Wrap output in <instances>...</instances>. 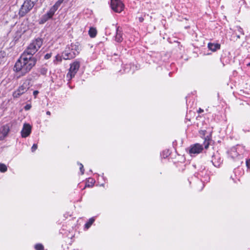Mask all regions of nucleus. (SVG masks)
I'll list each match as a JSON object with an SVG mask.
<instances>
[{
  "instance_id": "f257e3e1",
  "label": "nucleus",
  "mask_w": 250,
  "mask_h": 250,
  "mask_svg": "<svg viewBox=\"0 0 250 250\" xmlns=\"http://www.w3.org/2000/svg\"><path fill=\"white\" fill-rule=\"evenodd\" d=\"M36 62V58L22 54L16 61L14 67V71L17 73L18 78L23 76L29 72L35 65Z\"/></svg>"
},
{
  "instance_id": "f03ea898",
  "label": "nucleus",
  "mask_w": 250,
  "mask_h": 250,
  "mask_svg": "<svg viewBox=\"0 0 250 250\" xmlns=\"http://www.w3.org/2000/svg\"><path fill=\"white\" fill-rule=\"evenodd\" d=\"M80 48L78 44L71 43L65 47L62 53V58L64 60L73 59L79 53Z\"/></svg>"
},
{
  "instance_id": "7ed1b4c3",
  "label": "nucleus",
  "mask_w": 250,
  "mask_h": 250,
  "mask_svg": "<svg viewBox=\"0 0 250 250\" xmlns=\"http://www.w3.org/2000/svg\"><path fill=\"white\" fill-rule=\"evenodd\" d=\"M42 44V39L41 38H37L32 41L22 54H25L26 56L34 58L33 55L37 52Z\"/></svg>"
},
{
  "instance_id": "20e7f679",
  "label": "nucleus",
  "mask_w": 250,
  "mask_h": 250,
  "mask_svg": "<svg viewBox=\"0 0 250 250\" xmlns=\"http://www.w3.org/2000/svg\"><path fill=\"white\" fill-rule=\"evenodd\" d=\"M36 0H26L24 1L19 11L20 16L23 17L29 12L35 5Z\"/></svg>"
},
{
  "instance_id": "39448f33",
  "label": "nucleus",
  "mask_w": 250,
  "mask_h": 250,
  "mask_svg": "<svg viewBox=\"0 0 250 250\" xmlns=\"http://www.w3.org/2000/svg\"><path fill=\"white\" fill-rule=\"evenodd\" d=\"M31 85V79H26L22 84L20 86L18 90L15 91L13 96L14 97L17 98L19 97L21 94H23L25 92H26L30 87Z\"/></svg>"
},
{
  "instance_id": "423d86ee",
  "label": "nucleus",
  "mask_w": 250,
  "mask_h": 250,
  "mask_svg": "<svg viewBox=\"0 0 250 250\" xmlns=\"http://www.w3.org/2000/svg\"><path fill=\"white\" fill-rule=\"evenodd\" d=\"M112 9L115 12L120 13L124 8V5L120 0H111Z\"/></svg>"
},
{
  "instance_id": "0eeeda50",
  "label": "nucleus",
  "mask_w": 250,
  "mask_h": 250,
  "mask_svg": "<svg viewBox=\"0 0 250 250\" xmlns=\"http://www.w3.org/2000/svg\"><path fill=\"white\" fill-rule=\"evenodd\" d=\"M80 68V63L78 62H74L70 64L69 72L67 74V77L69 80L73 78Z\"/></svg>"
},
{
  "instance_id": "6e6552de",
  "label": "nucleus",
  "mask_w": 250,
  "mask_h": 250,
  "mask_svg": "<svg viewBox=\"0 0 250 250\" xmlns=\"http://www.w3.org/2000/svg\"><path fill=\"white\" fill-rule=\"evenodd\" d=\"M203 149L204 146L203 145L196 143L190 146L189 153L191 155L192 154H198L201 153Z\"/></svg>"
},
{
  "instance_id": "1a4fd4ad",
  "label": "nucleus",
  "mask_w": 250,
  "mask_h": 250,
  "mask_svg": "<svg viewBox=\"0 0 250 250\" xmlns=\"http://www.w3.org/2000/svg\"><path fill=\"white\" fill-rule=\"evenodd\" d=\"M32 126L29 124L24 123L21 130V136L22 138H26L31 134Z\"/></svg>"
},
{
  "instance_id": "9d476101",
  "label": "nucleus",
  "mask_w": 250,
  "mask_h": 250,
  "mask_svg": "<svg viewBox=\"0 0 250 250\" xmlns=\"http://www.w3.org/2000/svg\"><path fill=\"white\" fill-rule=\"evenodd\" d=\"M222 162L223 160L219 153L216 152V153H213L211 158V162L213 166L215 167H219L221 165Z\"/></svg>"
},
{
  "instance_id": "9b49d317",
  "label": "nucleus",
  "mask_w": 250,
  "mask_h": 250,
  "mask_svg": "<svg viewBox=\"0 0 250 250\" xmlns=\"http://www.w3.org/2000/svg\"><path fill=\"white\" fill-rule=\"evenodd\" d=\"M10 131V128L8 125H4L0 128V140H3L7 136Z\"/></svg>"
},
{
  "instance_id": "f8f14e48",
  "label": "nucleus",
  "mask_w": 250,
  "mask_h": 250,
  "mask_svg": "<svg viewBox=\"0 0 250 250\" xmlns=\"http://www.w3.org/2000/svg\"><path fill=\"white\" fill-rule=\"evenodd\" d=\"M199 133L202 138H204V145L205 148H208L209 145L210 137L209 136L205 137L206 134V130H200Z\"/></svg>"
},
{
  "instance_id": "ddd939ff",
  "label": "nucleus",
  "mask_w": 250,
  "mask_h": 250,
  "mask_svg": "<svg viewBox=\"0 0 250 250\" xmlns=\"http://www.w3.org/2000/svg\"><path fill=\"white\" fill-rule=\"evenodd\" d=\"M220 44L219 43H214L209 42L208 43V47L209 50L213 52H215L220 49Z\"/></svg>"
},
{
  "instance_id": "4468645a",
  "label": "nucleus",
  "mask_w": 250,
  "mask_h": 250,
  "mask_svg": "<svg viewBox=\"0 0 250 250\" xmlns=\"http://www.w3.org/2000/svg\"><path fill=\"white\" fill-rule=\"evenodd\" d=\"M117 34L115 36V40L117 42H121L123 40L122 34L121 31L120 30L119 27L117 28Z\"/></svg>"
},
{
  "instance_id": "2eb2a0df",
  "label": "nucleus",
  "mask_w": 250,
  "mask_h": 250,
  "mask_svg": "<svg viewBox=\"0 0 250 250\" xmlns=\"http://www.w3.org/2000/svg\"><path fill=\"white\" fill-rule=\"evenodd\" d=\"M95 217H94L90 218L88 220V222L86 223H85V224L84 225V228L86 229H88L90 227V226L92 225V224L94 223V222L95 221Z\"/></svg>"
},
{
  "instance_id": "dca6fc26",
  "label": "nucleus",
  "mask_w": 250,
  "mask_h": 250,
  "mask_svg": "<svg viewBox=\"0 0 250 250\" xmlns=\"http://www.w3.org/2000/svg\"><path fill=\"white\" fill-rule=\"evenodd\" d=\"M88 33L91 38H94L96 36L97 30L93 27H90L88 31Z\"/></svg>"
},
{
  "instance_id": "f3484780",
  "label": "nucleus",
  "mask_w": 250,
  "mask_h": 250,
  "mask_svg": "<svg viewBox=\"0 0 250 250\" xmlns=\"http://www.w3.org/2000/svg\"><path fill=\"white\" fill-rule=\"evenodd\" d=\"M95 181V180L92 178H89L87 182L85 184V187H92Z\"/></svg>"
},
{
  "instance_id": "a211bd4d",
  "label": "nucleus",
  "mask_w": 250,
  "mask_h": 250,
  "mask_svg": "<svg viewBox=\"0 0 250 250\" xmlns=\"http://www.w3.org/2000/svg\"><path fill=\"white\" fill-rule=\"evenodd\" d=\"M49 19L48 18V17L45 14H44L41 18L39 23L40 24H43V23H45Z\"/></svg>"
},
{
  "instance_id": "6ab92c4d",
  "label": "nucleus",
  "mask_w": 250,
  "mask_h": 250,
  "mask_svg": "<svg viewBox=\"0 0 250 250\" xmlns=\"http://www.w3.org/2000/svg\"><path fill=\"white\" fill-rule=\"evenodd\" d=\"M49 19L48 18V17L45 14H44L41 18L39 23L40 24H43V23H45Z\"/></svg>"
},
{
  "instance_id": "aec40b11",
  "label": "nucleus",
  "mask_w": 250,
  "mask_h": 250,
  "mask_svg": "<svg viewBox=\"0 0 250 250\" xmlns=\"http://www.w3.org/2000/svg\"><path fill=\"white\" fill-rule=\"evenodd\" d=\"M49 19L48 18V17L45 14H44L41 18L39 23L40 24H43V23H45Z\"/></svg>"
},
{
  "instance_id": "412c9836",
  "label": "nucleus",
  "mask_w": 250,
  "mask_h": 250,
  "mask_svg": "<svg viewBox=\"0 0 250 250\" xmlns=\"http://www.w3.org/2000/svg\"><path fill=\"white\" fill-rule=\"evenodd\" d=\"M62 56H61L59 55H57L55 56V58L54 60V62L56 64H57L58 62H60L62 61Z\"/></svg>"
},
{
  "instance_id": "4be33fe9",
  "label": "nucleus",
  "mask_w": 250,
  "mask_h": 250,
  "mask_svg": "<svg viewBox=\"0 0 250 250\" xmlns=\"http://www.w3.org/2000/svg\"><path fill=\"white\" fill-rule=\"evenodd\" d=\"M63 1L64 0H58L53 6V7H54L56 9L58 10Z\"/></svg>"
},
{
  "instance_id": "5701e85b",
  "label": "nucleus",
  "mask_w": 250,
  "mask_h": 250,
  "mask_svg": "<svg viewBox=\"0 0 250 250\" xmlns=\"http://www.w3.org/2000/svg\"><path fill=\"white\" fill-rule=\"evenodd\" d=\"M7 167L4 164H0V171L1 172H5L7 171Z\"/></svg>"
},
{
  "instance_id": "b1692460",
  "label": "nucleus",
  "mask_w": 250,
  "mask_h": 250,
  "mask_svg": "<svg viewBox=\"0 0 250 250\" xmlns=\"http://www.w3.org/2000/svg\"><path fill=\"white\" fill-rule=\"evenodd\" d=\"M230 155L233 158L238 155V153L236 152V148H233L231 149L230 152Z\"/></svg>"
},
{
  "instance_id": "393cba45",
  "label": "nucleus",
  "mask_w": 250,
  "mask_h": 250,
  "mask_svg": "<svg viewBox=\"0 0 250 250\" xmlns=\"http://www.w3.org/2000/svg\"><path fill=\"white\" fill-rule=\"evenodd\" d=\"M35 249L36 250H43L44 247L41 244H37L35 245Z\"/></svg>"
},
{
  "instance_id": "a878e982",
  "label": "nucleus",
  "mask_w": 250,
  "mask_h": 250,
  "mask_svg": "<svg viewBox=\"0 0 250 250\" xmlns=\"http://www.w3.org/2000/svg\"><path fill=\"white\" fill-rule=\"evenodd\" d=\"M57 10V9H56L54 7L52 6V7L50 8V9H49V10L48 11V12H49V13H51V14H52V15H53H53H54L55 13L56 12V11Z\"/></svg>"
},
{
  "instance_id": "bb28decb",
  "label": "nucleus",
  "mask_w": 250,
  "mask_h": 250,
  "mask_svg": "<svg viewBox=\"0 0 250 250\" xmlns=\"http://www.w3.org/2000/svg\"><path fill=\"white\" fill-rule=\"evenodd\" d=\"M80 166V169L81 172V174H83L84 173V169L83 168V166L81 163H78Z\"/></svg>"
},
{
  "instance_id": "cd10ccee",
  "label": "nucleus",
  "mask_w": 250,
  "mask_h": 250,
  "mask_svg": "<svg viewBox=\"0 0 250 250\" xmlns=\"http://www.w3.org/2000/svg\"><path fill=\"white\" fill-rule=\"evenodd\" d=\"M51 56H52L51 53H47L44 55V58L45 60H48L51 58Z\"/></svg>"
},
{
  "instance_id": "c85d7f7f",
  "label": "nucleus",
  "mask_w": 250,
  "mask_h": 250,
  "mask_svg": "<svg viewBox=\"0 0 250 250\" xmlns=\"http://www.w3.org/2000/svg\"><path fill=\"white\" fill-rule=\"evenodd\" d=\"M37 147H38V146L37 144H33V146L31 147L32 151L34 152L37 149Z\"/></svg>"
},
{
  "instance_id": "c756f323",
  "label": "nucleus",
  "mask_w": 250,
  "mask_h": 250,
  "mask_svg": "<svg viewBox=\"0 0 250 250\" xmlns=\"http://www.w3.org/2000/svg\"><path fill=\"white\" fill-rule=\"evenodd\" d=\"M72 215V213L70 212H66L64 214V216L67 218L68 216L71 217Z\"/></svg>"
},
{
  "instance_id": "7c9ffc66",
  "label": "nucleus",
  "mask_w": 250,
  "mask_h": 250,
  "mask_svg": "<svg viewBox=\"0 0 250 250\" xmlns=\"http://www.w3.org/2000/svg\"><path fill=\"white\" fill-rule=\"evenodd\" d=\"M47 72V69L43 68H42L41 70V73L42 74V75H45L46 74Z\"/></svg>"
},
{
  "instance_id": "2f4dec72",
  "label": "nucleus",
  "mask_w": 250,
  "mask_h": 250,
  "mask_svg": "<svg viewBox=\"0 0 250 250\" xmlns=\"http://www.w3.org/2000/svg\"><path fill=\"white\" fill-rule=\"evenodd\" d=\"M45 15L48 17V18L50 19L52 18V17L53 16L50 13H49L48 11L45 14Z\"/></svg>"
},
{
  "instance_id": "473e14b6",
  "label": "nucleus",
  "mask_w": 250,
  "mask_h": 250,
  "mask_svg": "<svg viewBox=\"0 0 250 250\" xmlns=\"http://www.w3.org/2000/svg\"><path fill=\"white\" fill-rule=\"evenodd\" d=\"M31 107V106L30 104H27L24 107V109L26 110H28L29 109H30Z\"/></svg>"
},
{
  "instance_id": "72a5a7b5",
  "label": "nucleus",
  "mask_w": 250,
  "mask_h": 250,
  "mask_svg": "<svg viewBox=\"0 0 250 250\" xmlns=\"http://www.w3.org/2000/svg\"><path fill=\"white\" fill-rule=\"evenodd\" d=\"M246 166L248 168H250V160L246 161Z\"/></svg>"
},
{
  "instance_id": "f704fd0d",
  "label": "nucleus",
  "mask_w": 250,
  "mask_h": 250,
  "mask_svg": "<svg viewBox=\"0 0 250 250\" xmlns=\"http://www.w3.org/2000/svg\"><path fill=\"white\" fill-rule=\"evenodd\" d=\"M39 91L38 90H35L33 92V95L34 96L35 98H36L37 95L38 94Z\"/></svg>"
},
{
  "instance_id": "c9c22d12",
  "label": "nucleus",
  "mask_w": 250,
  "mask_h": 250,
  "mask_svg": "<svg viewBox=\"0 0 250 250\" xmlns=\"http://www.w3.org/2000/svg\"><path fill=\"white\" fill-rule=\"evenodd\" d=\"M139 21L140 22H143L144 21V18L142 17H140L139 18Z\"/></svg>"
},
{
  "instance_id": "e433bc0d",
  "label": "nucleus",
  "mask_w": 250,
  "mask_h": 250,
  "mask_svg": "<svg viewBox=\"0 0 250 250\" xmlns=\"http://www.w3.org/2000/svg\"><path fill=\"white\" fill-rule=\"evenodd\" d=\"M203 112V109H201V108H200V109H199V111H198V112H199V113H202V112Z\"/></svg>"
},
{
  "instance_id": "4c0bfd02",
  "label": "nucleus",
  "mask_w": 250,
  "mask_h": 250,
  "mask_svg": "<svg viewBox=\"0 0 250 250\" xmlns=\"http://www.w3.org/2000/svg\"><path fill=\"white\" fill-rule=\"evenodd\" d=\"M46 114L48 115H50L51 114V113L49 111H47L46 112Z\"/></svg>"
},
{
  "instance_id": "58836bf2",
  "label": "nucleus",
  "mask_w": 250,
  "mask_h": 250,
  "mask_svg": "<svg viewBox=\"0 0 250 250\" xmlns=\"http://www.w3.org/2000/svg\"><path fill=\"white\" fill-rule=\"evenodd\" d=\"M64 229L63 228V227L62 228V230H63Z\"/></svg>"
}]
</instances>
